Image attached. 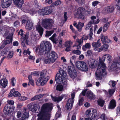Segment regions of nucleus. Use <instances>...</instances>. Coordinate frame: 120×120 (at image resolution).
I'll use <instances>...</instances> for the list:
<instances>
[{"instance_id":"f257e3e1","label":"nucleus","mask_w":120,"mask_h":120,"mask_svg":"<svg viewBox=\"0 0 120 120\" xmlns=\"http://www.w3.org/2000/svg\"><path fill=\"white\" fill-rule=\"evenodd\" d=\"M52 45L50 43L47 41H42L39 49L40 55L45 54L46 59L44 60L46 64H49L54 62L58 58L57 54L54 51H50Z\"/></svg>"},{"instance_id":"f03ea898","label":"nucleus","mask_w":120,"mask_h":120,"mask_svg":"<svg viewBox=\"0 0 120 120\" xmlns=\"http://www.w3.org/2000/svg\"><path fill=\"white\" fill-rule=\"evenodd\" d=\"M106 58L108 61L112 60L111 56L108 54L104 55L102 56V58L100 57L99 58L100 64H98L97 70L95 73L96 78L97 79H101L102 76L107 75L106 71V66L104 63Z\"/></svg>"},{"instance_id":"7ed1b4c3","label":"nucleus","mask_w":120,"mask_h":120,"mask_svg":"<svg viewBox=\"0 0 120 120\" xmlns=\"http://www.w3.org/2000/svg\"><path fill=\"white\" fill-rule=\"evenodd\" d=\"M52 104L47 103L42 105L40 112L38 115V120H49L50 112L52 109Z\"/></svg>"},{"instance_id":"20e7f679","label":"nucleus","mask_w":120,"mask_h":120,"mask_svg":"<svg viewBox=\"0 0 120 120\" xmlns=\"http://www.w3.org/2000/svg\"><path fill=\"white\" fill-rule=\"evenodd\" d=\"M66 75V74L64 71L60 70L59 73L57 74L56 75L55 81L56 83L66 86L67 83V80L65 79Z\"/></svg>"},{"instance_id":"39448f33","label":"nucleus","mask_w":120,"mask_h":120,"mask_svg":"<svg viewBox=\"0 0 120 120\" xmlns=\"http://www.w3.org/2000/svg\"><path fill=\"white\" fill-rule=\"evenodd\" d=\"M47 71L43 70L40 73V77L38 79L36 84L38 86H43L49 79V77H45V74Z\"/></svg>"},{"instance_id":"423d86ee","label":"nucleus","mask_w":120,"mask_h":120,"mask_svg":"<svg viewBox=\"0 0 120 120\" xmlns=\"http://www.w3.org/2000/svg\"><path fill=\"white\" fill-rule=\"evenodd\" d=\"M54 22L53 19H43L41 24L45 28L49 29L52 27Z\"/></svg>"},{"instance_id":"0eeeda50","label":"nucleus","mask_w":120,"mask_h":120,"mask_svg":"<svg viewBox=\"0 0 120 120\" xmlns=\"http://www.w3.org/2000/svg\"><path fill=\"white\" fill-rule=\"evenodd\" d=\"M75 64L76 68L81 71L85 72L88 70V66L86 63L84 61H77Z\"/></svg>"},{"instance_id":"6e6552de","label":"nucleus","mask_w":120,"mask_h":120,"mask_svg":"<svg viewBox=\"0 0 120 120\" xmlns=\"http://www.w3.org/2000/svg\"><path fill=\"white\" fill-rule=\"evenodd\" d=\"M68 72L70 77L72 79H74L77 77V73L76 70L71 66L68 67Z\"/></svg>"},{"instance_id":"1a4fd4ad","label":"nucleus","mask_w":120,"mask_h":120,"mask_svg":"<svg viewBox=\"0 0 120 120\" xmlns=\"http://www.w3.org/2000/svg\"><path fill=\"white\" fill-rule=\"evenodd\" d=\"M27 107L32 112L36 113L38 112L40 109V106L39 105L32 103L29 104Z\"/></svg>"},{"instance_id":"9d476101","label":"nucleus","mask_w":120,"mask_h":120,"mask_svg":"<svg viewBox=\"0 0 120 120\" xmlns=\"http://www.w3.org/2000/svg\"><path fill=\"white\" fill-rule=\"evenodd\" d=\"M21 36V44L24 47L25 46V44L28 45L29 40L28 39L29 37V34H28L24 35L22 33H21L20 34Z\"/></svg>"},{"instance_id":"9b49d317","label":"nucleus","mask_w":120,"mask_h":120,"mask_svg":"<svg viewBox=\"0 0 120 120\" xmlns=\"http://www.w3.org/2000/svg\"><path fill=\"white\" fill-rule=\"evenodd\" d=\"M85 9L82 7H80L78 8L76 13L78 17L83 19H85Z\"/></svg>"},{"instance_id":"f8f14e48","label":"nucleus","mask_w":120,"mask_h":120,"mask_svg":"<svg viewBox=\"0 0 120 120\" xmlns=\"http://www.w3.org/2000/svg\"><path fill=\"white\" fill-rule=\"evenodd\" d=\"M71 98L69 99L66 105V107L68 110H70L72 108V106L74 102V99L75 96V94L73 93L71 94Z\"/></svg>"},{"instance_id":"ddd939ff","label":"nucleus","mask_w":120,"mask_h":120,"mask_svg":"<svg viewBox=\"0 0 120 120\" xmlns=\"http://www.w3.org/2000/svg\"><path fill=\"white\" fill-rule=\"evenodd\" d=\"M93 113L91 116V119L86 118L85 120H97L99 117V114L98 113L97 110L94 109L92 110Z\"/></svg>"},{"instance_id":"4468645a","label":"nucleus","mask_w":120,"mask_h":120,"mask_svg":"<svg viewBox=\"0 0 120 120\" xmlns=\"http://www.w3.org/2000/svg\"><path fill=\"white\" fill-rule=\"evenodd\" d=\"M35 27L36 31L38 33L41 37L42 35L44 29L41 26L40 20H39L37 25L35 26Z\"/></svg>"},{"instance_id":"2eb2a0df","label":"nucleus","mask_w":120,"mask_h":120,"mask_svg":"<svg viewBox=\"0 0 120 120\" xmlns=\"http://www.w3.org/2000/svg\"><path fill=\"white\" fill-rule=\"evenodd\" d=\"M12 2V0H2L1 5L2 8H4L9 6Z\"/></svg>"},{"instance_id":"dca6fc26","label":"nucleus","mask_w":120,"mask_h":120,"mask_svg":"<svg viewBox=\"0 0 120 120\" xmlns=\"http://www.w3.org/2000/svg\"><path fill=\"white\" fill-rule=\"evenodd\" d=\"M20 95L21 94L18 91H15L14 89H13L11 90L8 96L9 97H11L12 96L16 97L18 96L19 97Z\"/></svg>"},{"instance_id":"f3484780","label":"nucleus","mask_w":120,"mask_h":120,"mask_svg":"<svg viewBox=\"0 0 120 120\" xmlns=\"http://www.w3.org/2000/svg\"><path fill=\"white\" fill-rule=\"evenodd\" d=\"M88 63L90 67L93 68L97 65V62L96 60L91 59L89 61Z\"/></svg>"},{"instance_id":"a211bd4d","label":"nucleus","mask_w":120,"mask_h":120,"mask_svg":"<svg viewBox=\"0 0 120 120\" xmlns=\"http://www.w3.org/2000/svg\"><path fill=\"white\" fill-rule=\"evenodd\" d=\"M13 35V34H10V36H7L6 38V39H7L4 41L3 44L4 45H6L9 44L12 41V38Z\"/></svg>"},{"instance_id":"6ab92c4d","label":"nucleus","mask_w":120,"mask_h":120,"mask_svg":"<svg viewBox=\"0 0 120 120\" xmlns=\"http://www.w3.org/2000/svg\"><path fill=\"white\" fill-rule=\"evenodd\" d=\"M83 40L81 38L80 39H78L77 40V42L75 45L73 46V47H77V49H79L81 47L82 45Z\"/></svg>"},{"instance_id":"aec40b11","label":"nucleus","mask_w":120,"mask_h":120,"mask_svg":"<svg viewBox=\"0 0 120 120\" xmlns=\"http://www.w3.org/2000/svg\"><path fill=\"white\" fill-rule=\"evenodd\" d=\"M52 100L55 102H58L61 101L63 99L65 95H61L58 97H53L52 95H51Z\"/></svg>"},{"instance_id":"412c9836","label":"nucleus","mask_w":120,"mask_h":120,"mask_svg":"<svg viewBox=\"0 0 120 120\" xmlns=\"http://www.w3.org/2000/svg\"><path fill=\"white\" fill-rule=\"evenodd\" d=\"M56 34H54L52 36L49 38V39L51 40L53 43L56 44L60 41L61 38L59 39L58 40V38H56Z\"/></svg>"},{"instance_id":"4be33fe9","label":"nucleus","mask_w":120,"mask_h":120,"mask_svg":"<svg viewBox=\"0 0 120 120\" xmlns=\"http://www.w3.org/2000/svg\"><path fill=\"white\" fill-rule=\"evenodd\" d=\"M14 4L17 7L21 8L24 3L23 0H13Z\"/></svg>"},{"instance_id":"5701e85b","label":"nucleus","mask_w":120,"mask_h":120,"mask_svg":"<svg viewBox=\"0 0 120 120\" xmlns=\"http://www.w3.org/2000/svg\"><path fill=\"white\" fill-rule=\"evenodd\" d=\"M86 95L87 97L90 99H94L95 98L94 95L90 90L87 92Z\"/></svg>"},{"instance_id":"b1692460","label":"nucleus","mask_w":120,"mask_h":120,"mask_svg":"<svg viewBox=\"0 0 120 120\" xmlns=\"http://www.w3.org/2000/svg\"><path fill=\"white\" fill-rule=\"evenodd\" d=\"M33 23L30 21H28L26 26V29L28 30H31L33 28Z\"/></svg>"},{"instance_id":"393cba45","label":"nucleus","mask_w":120,"mask_h":120,"mask_svg":"<svg viewBox=\"0 0 120 120\" xmlns=\"http://www.w3.org/2000/svg\"><path fill=\"white\" fill-rule=\"evenodd\" d=\"M8 81L5 79H2L0 81V84L4 88H5L7 86Z\"/></svg>"},{"instance_id":"a878e982","label":"nucleus","mask_w":120,"mask_h":120,"mask_svg":"<svg viewBox=\"0 0 120 120\" xmlns=\"http://www.w3.org/2000/svg\"><path fill=\"white\" fill-rule=\"evenodd\" d=\"M4 112L6 115H8L12 113L11 109L10 107H6L4 108Z\"/></svg>"},{"instance_id":"bb28decb","label":"nucleus","mask_w":120,"mask_h":120,"mask_svg":"<svg viewBox=\"0 0 120 120\" xmlns=\"http://www.w3.org/2000/svg\"><path fill=\"white\" fill-rule=\"evenodd\" d=\"M114 9V7L112 6H108L105 8L104 10L106 13H109L113 12Z\"/></svg>"},{"instance_id":"cd10ccee","label":"nucleus","mask_w":120,"mask_h":120,"mask_svg":"<svg viewBox=\"0 0 120 120\" xmlns=\"http://www.w3.org/2000/svg\"><path fill=\"white\" fill-rule=\"evenodd\" d=\"M109 47V45L107 44L104 45L102 46L101 48H97L96 49L98 52H100L103 50H106Z\"/></svg>"},{"instance_id":"c85d7f7f","label":"nucleus","mask_w":120,"mask_h":120,"mask_svg":"<svg viewBox=\"0 0 120 120\" xmlns=\"http://www.w3.org/2000/svg\"><path fill=\"white\" fill-rule=\"evenodd\" d=\"M45 15H48L52 12V10L50 9L49 7H47L44 8Z\"/></svg>"},{"instance_id":"c756f323","label":"nucleus","mask_w":120,"mask_h":120,"mask_svg":"<svg viewBox=\"0 0 120 120\" xmlns=\"http://www.w3.org/2000/svg\"><path fill=\"white\" fill-rule=\"evenodd\" d=\"M116 106L115 101L114 100H112L110 102L109 105V108L112 109L114 108Z\"/></svg>"},{"instance_id":"7c9ffc66","label":"nucleus","mask_w":120,"mask_h":120,"mask_svg":"<svg viewBox=\"0 0 120 120\" xmlns=\"http://www.w3.org/2000/svg\"><path fill=\"white\" fill-rule=\"evenodd\" d=\"M84 26V23L83 22H79L78 23V26H77V28L78 29L79 31H81L82 30V28Z\"/></svg>"},{"instance_id":"2f4dec72","label":"nucleus","mask_w":120,"mask_h":120,"mask_svg":"<svg viewBox=\"0 0 120 120\" xmlns=\"http://www.w3.org/2000/svg\"><path fill=\"white\" fill-rule=\"evenodd\" d=\"M110 22H108L105 24L103 27V32L106 31L108 30L109 26L110 25Z\"/></svg>"},{"instance_id":"473e14b6","label":"nucleus","mask_w":120,"mask_h":120,"mask_svg":"<svg viewBox=\"0 0 120 120\" xmlns=\"http://www.w3.org/2000/svg\"><path fill=\"white\" fill-rule=\"evenodd\" d=\"M101 38L102 43H105L106 42V39L108 38V37L102 34L101 35Z\"/></svg>"},{"instance_id":"72a5a7b5","label":"nucleus","mask_w":120,"mask_h":120,"mask_svg":"<svg viewBox=\"0 0 120 120\" xmlns=\"http://www.w3.org/2000/svg\"><path fill=\"white\" fill-rule=\"evenodd\" d=\"M99 40H98L97 42H94L92 44V46L95 47H98L100 46L101 45V43L99 42Z\"/></svg>"},{"instance_id":"f704fd0d","label":"nucleus","mask_w":120,"mask_h":120,"mask_svg":"<svg viewBox=\"0 0 120 120\" xmlns=\"http://www.w3.org/2000/svg\"><path fill=\"white\" fill-rule=\"evenodd\" d=\"M28 78L29 80V83H28L29 85V86L30 84L32 86H34V81L32 80L31 75H29Z\"/></svg>"},{"instance_id":"c9c22d12","label":"nucleus","mask_w":120,"mask_h":120,"mask_svg":"<svg viewBox=\"0 0 120 120\" xmlns=\"http://www.w3.org/2000/svg\"><path fill=\"white\" fill-rule=\"evenodd\" d=\"M26 45H27L25 44V47L23 46L24 50L23 52V53L25 55H26L27 54L28 55H30V52L29 51V49L28 48L27 49V50L25 48L26 47Z\"/></svg>"},{"instance_id":"e433bc0d","label":"nucleus","mask_w":120,"mask_h":120,"mask_svg":"<svg viewBox=\"0 0 120 120\" xmlns=\"http://www.w3.org/2000/svg\"><path fill=\"white\" fill-rule=\"evenodd\" d=\"M98 104L100 106L102 107L103 106L105 103L104 100L102 99H100L98 101Z\"/></svg>"},{"instance_id":"4c0bfd02","label":"nucleus","mask_w":120,"mask_h":120,"mask_svg":"<svg viewBox=\"0 0 120 120\" xmlns=\"http://www.w3.org/2000/svg\"><path fill=\"white\" fill-rule=\"evenodd\" d=\"M44 8L41 9H39L38 12V14L41 16L45 15Z\"/></svg>"},{"instance_id":"58836bf2","label":"nucleus","mask_w":120,"mask_h":120,"mask_svg":"<svg viewBox=\"0 0 120 120\" xmlns=\"http://www.w3.org/2000/svg\"><path fill=\"white\" fill-rule=\"evenodd\" d=\"M53 33V31H46L45 36L46 37H48L51 35Z\"/></svg>"},{"instance_id":"ea45409f","label":"nucleus","mask_w":120,"mask_h":120,"mask_svg":"<svg viewBox=\"0 0 120 120\" xmlns=\"http://www.w3.org/2000/svg\"><path fill=\"white\" fill-rule=\"evenodd\" d=\"M63 86L60 85H58L56 87V90L59 91H62L63 89Z\"/></svg>"},{"instance_id":"a19ab883","label":"nucleus","mask_w":120,"mask_h":120,"mask_svg":"<svg viewBox=\"0 0 120 120\" xmlns=\"http://www.w3.org/2000/svg\"><path fill=\"white\" fill-rule=\"evenodd\" d=\"M109 84L110 86H111L112 87H114L116 84V82L114 81L111 80L109 82Z\"/></svg>"},{"instance_id":"79ce46f5","label":"nucleus","mask_w":120,"mask_h":120,"mask_svg":"<svg viewBox=\"0 0 120 120\" xmlns=\"http://www.w3.org/2000/svg\"><path fill=\"white\" fill-rule=\"evenodd\" d=\"M91 110L90 109H88L86 112V116L87 117L89 118V119H91Z\"/></svg>"},{"instance_id":"37998d69","label":"nucleus","mask_w":120,"mask_h":120,"mask_svg":"<svg viewBox=\"0 0 120 120\" xmlns=\"http://www.w3.org/2000/svg\"><path fill=\"white\" fill-rule=\"evenodd\" d=\"M90 43H86L85 46H83L82 48L83 50H85V49H89L90 48Z\"/></svg>"},{"instance_id":"c03bdc74","label":"nucleus","mask_w":120,"mask_h":120,"mask_svg":"<svg viewBox=\"0 0 120 120\" xmlns=\"http://www.w3.org/2000/svg\"><path fill=\"white\" fill-rule=\"evenodd\" d=\"M61 2L60 0H57L55 2L53 3L52 4V6H57L61 4Z\"/></svg>"},{"instance_id":"a18cd8bd","label":"nucleus","mask_w":120,"mask_h":120,"mask_svg":"<svg viewBox=\"0 0 120 120\" xmlns=\"http://www.w3.org/2000/svg\"><path fill=\"white\" fill-rule=\"evenodd\" d=\"M72 44V42L71 41H68L66 42L65 44L66 46H67V47H70L71 46Z\"/></svg>"},{"instance_id":"49530a36","label":"nucleus","mask_w":120,"mask_h":120,"mask_svg":"<svg viewBox=\"0 0 120 120\" xmlns=\"http://www.w3.org/2000/svg\"><path fill=\"white\" fill-rule=\"evenodd\" d=\"M115 91L114 89H109V93L110 96H111L114 93Z\"/></svg>"},{"instance_id":"de8ad7c7","label":"nucleus","mask_w":120,"mask_h":120,"mask_svg":"<svg viewBox=\"0 0 120 120\" xmlns=\"http://www.w3.org/2000/svg\"><path fill=\"white\" fill-rule=\"evenodd\" d=\"M29 116L28 113L27 112H25L24 113L22 116V118L23 119H25L27 118Z\"/></svg>"},{"instance_id":"09e8293b","label":"nucleus","mask_w":120,"mask_h":120,"mask_svg":"<svg viewBox=\"0 0 120 120\" xmlns=\"http://www.w3.org/2000/svg\"><path fill=\"white\" fill-rule=\"evenodd\" d=\"M92 22L90 21L89 22L86 26V29L87 30L89 29L90 28L91 26V25L92 24Z\"/></svg>"},{"instance_id":"8fccbe9b","label":"nucleus","mask_w":120,"mask_h":120,"mask_svg":"<svg viewBox=\"0 0 120 120\" xmlns=\"http://www.w3.org/2000/svg\"><path fill=\"white\" fill-rule=\"evenodd\" d=\"M37 11L34 9H32L30 11V13L32 15H33L36 14Z\"/></svg>"},{"instance_id":"3c124183","label":"nucleus","mask_w":120,"mask_h":120,"mask_svg":"<svg viewBox=\"0 0 120 120\" xmlns=\"http://www.w3.org/2000/svg\"><path fill=\"white\" fill-rule=\"evenodd\" d=\"M100 3L98 1H94L92 3V6L95 7L99 3Z\"/></svg>"},{"instance_id":"603ef678","label":"nucleus","mask_w":120,"mask_h":120,"mask_svg":"<svg viewBox=\"0 0 120 120\" xmlns=\"http://www.w3.org/2000/svg\"><path fill=\"white\" fill-rule=\"evenodd\" d=\"M73 53L78 55H79L81 53V51L79 50H74L72 51Z\"/></svg>"},{"instance_id":"864d4df0","label":"nucleus","mask_w":120,"mask_h":120,"mask_svg":"<svg viewBox=\"0 0 120 120\" xmlns=\"http://www.w3.org/2000/svg\"><path fill=\"white\" fill-rule=\"evenodd\" d=\"M19 100L21 101H24L27 100V98L25 96H21L19 97Z\"/></svg>"},{"instance_id":"5fc2aeb1","label":"nucleus","mask_w":120,"mask_h":120,"mask_svg":"<svg viewBox=\"0 0 120 120\" xmlns=\"http://www.w3.org/2000/svg\"><path fill=\"white\" fill-rule=\"evenodd\" d=\"M61 116V111L60 110H59L56 112V116L57 118L60 117Z\"/></svg>"},{"instance_id":"6e6d98bb","label":"nucleus","mask_w":120,"mask_h":120,"mask_svg":"<svg viewBox=\"0 0 120 120\" xmlns=\"http://www.w3.org/2000/svg\"><path fill=\"white\" fill-rule=\"evenodd\" d=\"M100 118L102 120H105L106 118L105 114L104 113H103L101 115Z\"/></svg>"},{"instance_id":"4d7b16f0","label":"nucleus","mask_w":120,"mask_h":120,"mask_svg":"<svg viewBox=\"0 0 120 120\" xmlns=\"http://www.w3.org/2000/svg\"><path fill=\"white\" fill-rule=\"evenodd\" d=\"M83 98H82L80 99L79 101V106H81L83 104Z\"/></svg>"},{"instance_id":"13d9d810","label":"nucleus","mask_w":120,"mask_h":120,"mask_svg":"<svg viewBox=\"0 0 120 120\" xmlns=\"http://www.w3.org/2000/svg\"><path fill=\"white\" fill-rule=\"evenodd\" d=\"M39 73L38 72L34 71L32 72L31 73V75H33L37 76L39 75Z\"/></svg>"},{"instance_id":"bf43d9fd","label":"nucleus","mask_w":120,"mask_h":120,"mask_svg":"<svg viewBox=\"0 0 120 120\" xmlns=\"http://www.w3.org/2000/svg\"><path fill=\"white\" fill-rule=\"evenodd\" d=\"M117 2V8L120 11V0H116Z\"/></svg>"},{"instance_id":"052dcab7","label":"nucleus","mask_w":120,"mask_h":120,"mask_svg":"<svg viewBox=\"0 0 120 120\" xmlns=\"http://www.w3.org/2000/svg\"><path fill=\"white\" fill-rule=\"evenodd\" d=\"M91 21L92 22V24H97L99 22V19H98L97 20H93Z\"/></svg>"},{"instance_id":"680f3d73","label":"nucleus","mask_w":120,"mask_h":120,"mask_svg":"<svg viewBox=\"0 0 120 120\" xmlns=\"http://www.w3.org/2000/svg\"><path fill=\"white\" fill-rule=\"evenodd\" d=\"M77 2L78 4L80 5H82L84 2L83 0H75Z\"/></svg>"},{"instance_id":"e2e57ef3","label":"nucleus","mask_w":120,"mask_h":120,"mask_svg":"<svg viewBox=\"0 0 120 120\" xmlns=\"http://www.w3.org/2000/svg\"><path fill=\"white\" fill-rule=\"evenodd\" d=\"M16 80L15 79L13 78L11 79V83L12 85L14 86L15 85V83Z\"/></svg>"},{"instance_id":"0e129e2a","label":"nucleus","mask_w":120,"mask_h":120,"mask_svg":"<svg viewBox=\"0 0 120 120\" xmlns=\"http://www.w3.org/2000/svg\"><path fill=\"white\" fill-rule=\"evenodd\" d=\"M13 52H9L8 55V57L10 58H12L13 57Z\"/></svg>"},{"instance_id":"69168bd1","label":"nucleus","mask_w":120,"mask_h":120,"mask_svg":"<svg viewBox=\"0 0 120 120\" xmlns=\"http://www.w3.org/2000/svg\"><path fill=\"white\" fill-rule=\"evenodd\" d=\"M59 42L58 46L60 48H61L62 46L63 45V44L62 43V40L61 39H60V41L58 42Z\"/></svg>"},{"instance_id":"338daca9","label":"nucleus","mask_w":120,"mask_h":120,"mask_svg":"<svg viewBox=\"0 0 120 120\" xmlns=\"http://www.w3.org/2000/svg\"><path fill=\"white\" fill-rule=\"evenodd\" d=\"M7 102L8 104L10 105H12L14 104V101L13 100H8Z\"/></svg>"},{"instance_id":"774afa93","label":"nucleus","mask_w":120,"mask_h":120,"mask_svg":"<svg viewBox=\"0 0 120 120\" xmlns=\"http://www.w3.org/2000/svg\"><path fill=\"white\" fill-rule=\"evenodd\" d=\"M19 24V22L18 21H15L14 23V26H17Z\"/></svg>"}]
</instances>
